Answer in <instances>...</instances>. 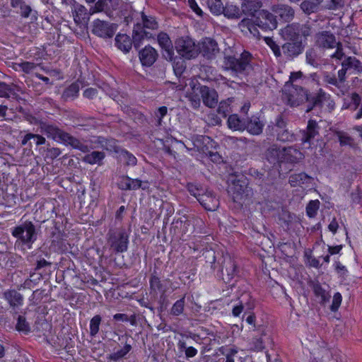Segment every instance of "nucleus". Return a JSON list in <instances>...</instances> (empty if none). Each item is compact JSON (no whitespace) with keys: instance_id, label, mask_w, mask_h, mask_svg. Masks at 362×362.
Masks as SVG:
<instances>
[{"instance_id":"obj_1","label":"nucleus","mask_w":362,"mask_h":362,"mask_svg":"<svg viewBox=\"0 0 362 362\" xmlns=\"http://www.w3.org/2000/svg\"><path fill=\"white\" fill-rule=\"evenodd\" d=\"M266 44L273 52L277 59L293 61L301 55L305 48V42L300 41H287L279 46L272 38L265 37Z\"/></svg>"},{"instance_id":"obj_2","label":"nucleus","mask_w":362,"mask_h":362,"mask_svg":"<svg viewBox=\"0 0 362 362\" xmlns=\"http://www.w3.org/2000/svg\"><path fill=\"white\" fill-rule=\"evenodd\" d=\"M230 49L224 52L223 68L231 71L233 75L247 74L252 70V54L244 51L238 58L231 55Z\"/></svg>"},{"instance_id":"obj_3","label":"nucleus","mask_w":362,"mask_h":362,"mask_svg":"<svg viewBox=\"0 0 362 362\" xmlns=\"http://www.w3.org/2000/svg\"><path fill=\"white\" fill-rule=\"evenodd\" d=\"M228 192L234 203L241 207L243 205L250 204L253 197V190L249 186V182L246 177L241 175L236 177L232 181Z\"/></svg>"},{"instance_id":"obj_4","label":"nucleus","mask_w":362,"mask_h":362,"mask_svg":"<svg viewBox=\"0 0 362 362\" xmlns=\"http://www.w3.org/2000/svg\"><path fill=\"white\" fill-rule=\"evenodd\" d=\"M36 226L31 221H25L11 229V235L16 238V243L31 249L37 239Z\"/></svg>"},{"instance_id":"obj_5","label":"nucleus","mask_w":362,"mask_h":362,"mask_svg":"<svg viewBox=\"0 0 362 362\" xmlns=\"http://www.w3.org/2000/svg\"><path fill=\"white\" fill-rule=\"evenodd\" d=\"M142 23H136L133 30L134 47L138 49L144 39H151L153 36L151 33L148 32L145 28L150 30H156L158 28V24L153 16H148L141 12Z\"/></svg>"},{"instance_id":"obj_6","label":"nucleus","mask_w":362,"mask_h":362,"mask_svg":"<svg viewBox=\"0 0 362 362\" xmlns=\"http://www.w3.org/2000/svg\"><path fill=\"white\" fill-rule=\"evenodd\" d=\"M283 99L291 107H297L309 100L308 90L300 84H285L283 89Z\"/></svg>"},{"instance_id":"obj_7","label":"nucleus","mask_w":362,"mask_h":362,"mask_svg":"<svg viewBox=\"0 0 362 362\" xmlns=\"http://www.w3.org/2000/svg\"><path fill=\"white\" fill-rule=\"evenodd\" d=\"M129 232L124 228L109 230L107 240L116 253H123L128 250Z\"/></svg>"},{"instance_id":"obj_8","label":"nucleus","mask_w":362,"mask_h":362,"mask_svg":"<svg viewBox=\"0 0 362 362\" xmlns=\"http://www.w3.org/2000/svg\"><path fill=\"white\" fill-rule=\"evenodd\" d=\"M177 52L186 59L196 58L200 53L199 45L189 36L178 37L175 42Z\"/></svg>"},{"instance_id":"obj_9","label":"nucleus","mask_w":362,"mask_h":362,"mask_svg":"<svg viewBox=\"0 0 362 362\" xmlns=\"http://www.w3.org/2000/svg\"><path fill=\"white\" fill-rule=\"evenodd\" d=\"M116 24L97 19L93 23L92 33L103 38H112L117 30Z\"/></svg>"},{"instance_id":"obj_10","label":"nucleus","mask_w":362,"mask_h":362,"mask_svg":"<svg viewBox=\"0 0 362 362\" xmlns=\"http://www.w3.org/2000/svg\"><path fill=\"white\" fill-rule=\"evenodd\" d=\"M255 23L265 30H273L276 28L278 24L276 15L265 10L259 12L255 19Z\"/></svg>"},{"instance_id":"obj_11","label":"nucleus","mask_w":362,"mask_h":362,"mask_svg":"<svg viewBox=\"0 0 362 362\" xmlns=\"http://www.w3.org/2000/svg\"><path fill=\"white\" fill-rule=\"evenodd\" d=\"M315 45L316 47L322 49H332L340 45L337 42L334 35L330 31H321L315 35Z\"/></svg>"},{"instance_id":"obj_12","label":"nucleus","mask_w":362,"mask_h":362,"mask_svg":"<svg viewBox=\"0 0 362 362\" xmlns=\"http://www.w3.org/2000/svg\"><path fill=\"white\" fill-rule=\"evenodd\" d=\"M221 272L223 280L226 284H230L238 273L236 262L229 255L223 257L221 263Z\"/></svg>"},{"instance_id":"obj_13","label":"nucleus","mask_w":362,"mask_h":362,"mask_svg":"<svg viewBox=\"0 0 362 362\" xmlns=\"http://www.w3.org/2000/svg\"><path fill=\"white\" fill-rule=\"evenodd\" d=\"M197 90L200 93L203 103L210 107H214L218 101V95L216 90L206 86L199 85Z\"/></svg>"},{"instance_id":"obj_14","label":"nucleus","mask_w":362,"mask_h":362,"mask_svg":"<svg viewBox=\"0 0 362 362\" xmlns=\"http://www.w3.org/2000/svg\"><path fill=\"white\" fill-rule=\"evenodd\" d=\"M272 11L284 23H288L293 21L295 16V10L293 8L286 4H274L272 7Z\"/></svg>"},{"instance_id":"obj_15","label":"nucleus","mask_w":362,"mask_h":362,"mask_svg":"<svg viewBox=\"0 0 362 362\" xmlns=\"http://www.w3.org/2000/svg\"><path fill=\"white\" fill-rule=\"evenodd\" d=\"M309 103L306 112L311 111L314 107H321L325 102H328L329 106L331 109L334 108V103L330 100L329 95L327 94L322 89H320L317 94L310 97L309 100H306Z\"/></svg>"},{"instance_id":"obj_16","label":"nucleus","mask_w":362,"mask_h":362,"mask_svg":"<svg viewBox=\"0 0 362 362\" xmlns=\"http://www.w3.org/2000/svg\"><path fill=\"white\" fill-rule=\"evenodd\" d=\"M57 141L61 142L66 146H70L73 148L79 150L83 153L88 151V147L87 145L84 144L79 139L71 136L64 130L61 132Z\"/></svg>"},{"instance_id":"obj_17","label":"nucleus","mask_w":362,"mask_h":362,"mask_svg":"<svg viewBox=\"0 0 362 362\" xmlns=\"http://www.w3.org/2000/svg\"><path fill=\"white\" fill-rule=\"evenodd\" d=\"M199 50L204 57L210 59L218 53L219 48L216 40L210 37H206L201 42Z\"/></svg>"},{"instance_id":"obj_18","label":"nucleus","mask_w":362,"mask_h":362,"mask_svg":"<svg viewBox=\"0 0 362 362\" xmlns=\"http://www.w3.org/2000/svg\"><path fill=\"white\" fill-rule=\"evenodd\" d=\"M157 40L163 50V55L167 60L172 61L174 57L173 47L172 41L168 35L165 33L161 32L157 36Z\"/></svg>"},{"instance_id":"obj_19","label":"nucleus","mask_w":362,"mask_h":362,"mask_svg":"<svg viewBox=\"0 0 362 362\" xmlns=\"http://www.w3.org/2000/svg\"><path fill=\"white\" fill-rule=\"evenodd\" d=\"M119 6V0H98L93 7V13L104 12L109 17H112L113 11Z\"/></svg>"},{"instance_id":"obj_20","label":"nucleus","mask_w":362,"mask_h":362,"mask_svg":"<svg viewBox=\"0 0 362 362\" xmlns=\"http://www.w3.org/2000/svg\"><path fill=\"white\" fill-rule=\"evenodd\" d=\"M158 57L157 51L151 46H146L141 49L139 52V57L143 66H152Z\"/></svg>"},{"instance_id":"obj_21","label":"nucleus","mask_w":362,"mask_h":362,"mask_svg":"<svg viewBox=\"0 0 362 362\" xmlns=\"http://www.w3.org/2000/svg\"><path fill=\"white\" fill-rule=\"evenodd\" d=\"M198 202L208 211H215L219 205V200L215 196L213 192L206 189L204 193L199 197Z\"/></svg>"},{"instance_id":"obj_22","label":"nucleus","mask_w":362,"mask_h":362,"mask_svg":"<svg viewBox=\"0 0 362 362\" xmlns=\"http://www.w3.org/2000/svg\"><path fill=\"white\" fill-rule=\"evenodd\" d=\"M190 221L185 216L173 221L172 223V233L178 238H182L188 232Z\"/></svg>"},{"instance_id":"obj_23","label":"nucleus","mask_w":362,"mask_h":362,"mask_svg":"<svg viewBox=\"0 0 362 362\" xmlns=\"http://www.w3.org/2000/svg\"><path fill=\"white\" fill-rule=\"evenodd\" d=\"M245 122V129L250 134L259 135L264 127V122L259 117L253 115Z\"/></svg>"},{"instance_id":"obj_24","label":"nucleus","mask_w":362,"mask_h":362,"mask_svg":"<svg viewBox=\"0 0 362 362\" xmlns=\"http://www.w3.org/2000/svg\"><path fill=\"white\" fill-rule=\"evenodd\" d=\"M319 126L316 121L310 119L308 122V126L305 130L301 132V141L303 143H310L319 134Z\"/></svg>"},{"instance_id":"obj_25","label":"nucleus","mask_w":362,"mask_h":362,"mask_svg":"<svg viewBox=\"0 0 362 362\" xmlns=\"http://www.w3.org/2000/svg\"><path fill=\"white\" fill-rule=\"evenodd\" d=\"M284 148L274 144L268 148L265 156L267 160L271 163H283L284 159Z\"/></svg>"},{"instance_id":"obj_26","label":"nucleus","mask_w":362,"mask_h":362,"mask_svg":"<svg viewBox=\"0 0 362 362\" xmlns=\"http://www.w3.org/2000/svg\"><path fill=\"white\" fill-rule=\"evenodd\" d=\"M149 284L151 291H153L155 293H157L158 291L161 294H163L165 293L168 289L170 280L165 279L161 281L160 278L155 274L154 272L151 276Z\"/></svg>"},{"instance_id":"obj_27","label":"nucleus","mask_w":362,"mask_h":362,"mask_svg":"<svg viewBox=\"0 0 362 362\" xmlns=\"http://www.w3.org/2000/svg\"><path fill=\"white\" fill-rule=\"evenodd\" d=\"M315 296L319 298V303L325 305L329 301L331 296L329 293L325 289L319 281H312L310 284Z\"/></svg>"},{"instance_id":"obj_28","label":"nucleus","mask_w":362,"mask_h":362,"mask_svg":"<svg viewBox=\"0 0 362 362\" xmlns=\"http://www.w3.org/2000/svg\"><path fill=\"white\" fill-rule=\"evenodd\" d=\"M74 21L76 23H87L90 20V16L93 14V8L89 11L86 8L81 4L74 5Z\"/></svg>"},{"instance_id":"obj_29","label":"nucleus","mask_w":362,"mask_h":362,"mask_svg":"<svg viewBox=\"0 0 362 362\" xmlns=\"http://www.w3.org/2000/svg\"><path fill=\"white\" fill-rule=\"evenodd\" d=\"M305 62L313 68L318 69L322 64V59L314 47H309L305 51Z\"/></svg>"},{"instance_id":"obj_30","label":"nucleus","mask_w":362,"mask_h":362,"mask_svg":"<svg viewBox=\"0 0 362 362\" xmlns=\"http://www.w3.org/2000/svg\"><path fill=\"white\" fill-rule=\"evenodd\" d=\"M3 296L12 308L19 307L23 305V295L14 289L6 291L4 292Z\"/></svg>"},{"instance_id":"obj_31","label":"nucleus","mask_w":362,"mask_h":362,"mask_svg":"<svg viewBox=\"0 0 362 362\" xmlns=\"http://www.w3.org/2000/svg\"><path fill=\"white\" fill-rule=\"evenodd\" d=\"M134 44V38L132 39L126 34H118L115 37L116 47L124 53H128Z\"/></svg>"},{"instance_id":"obj_32","label":"nucleus","mask_w":362,"mask_h":362,"mask_svg":"<svg viewBox=\"0 0 362 362\" xmlns=\"http://www.w3.org/2000/svg\"><path fill=\"white\" fill-rule=\"evenodd\" d=\"M284 162L296 163L304 158L303 153L292 146L284 148Z\"/></svg>"},{"instance_id":"obj_33","label":"nucleus","mask_w":362,"mask_h":362,"mask_svg":"<svg viewBox=\"0 0 362 362\" xmlns=\"http://www.w3.org/2000/svg\"><path fill=\"white\" fill-rule=\"evenodd\" d=\"M40 128L41 132L47 135V137L57 141L59 134L62 129H59L57 126L45 122H40Z\"/></svg>"},{"instance_id":"obj_34","label":"nucleus","mask_w":362,"mask_h":362,"mask_svg":"<svg viewBox=\"0 0 362 362\" xmlns=\"http://www.w3.org/2000/svg\"><path fill=\"white\" fill-rule=\"evenodd\" d=\"M313 178L305 173L292 174L289 176L288 182L291 187H301L303 185L310 184Z\"/></svg>"},{"instance_id":"obj_35","label":"nucleus","mask_w":362,"mask_h":362,"mask_svg":"<svg viewBox=\"0 0 362 362\" xmlns=\"http://www.w3.org/2000/svg\"><path fill=\"white\" fill-rule=\"evenodd\" d=\"M97 143L100 147L106 151L119 153L120 147L117 144V140L112 138L107 139L103 136H99Z\"/></svg>"},{"instance_id":"obj_36","label":"nucleus","mask_w":362,"mask_h":362,"mask_svg":"<svg viewBox=\"0 0 362 362\" xmlns=\"http://www.w3.org/2000/svg\"><path fill=\"white\" fill-rule=\"evenodd\" d=\"M323 0H303L300 7L304 13L310 15L317 12Z\"/></svg>"},{"instance_id":"obj_37","label":"nucleus","mask_w":362,"mask_h":362,"mask_svg":"<svg viewBox=\"0 0 362 362\" xmlns=\"http://www.w3.org/2000/svg\"><path fill=\"white\" fill-rule=\"evenodd\" d=\"M282 33L285 39L288 41H300L299 33L298 30V23H293L287 25L283 30Z\"/></svg>"},{"instance_id":"obj_38","label":"nucleus","mask_w":362,"mask_h":362,"mask_svg":"<svg viewBox=\"0 0 362 362\" xmlns=\"http://www.w3.org/2000/svg\"><path fill=\"white\" fill-rule=\"evenodd\" d=\"M228 127L235 131H243L245 129V122L240 119L238 115L234 114L228 117Z\"/></svg>"},{"instance_id":"obj_39","label":"nucleus","mask_w":362,"mask_h":362,"mask_svg":"<svg viewBox=\"0 0 362 362\" xmlns=\"http://www.w3.org/2000/svg\"><path fill=\"white\" fill-rule=\"evenodd\" d=\"M341 66L346 67L349 71L353 70L357 73L362 71V64L356 57H347L343 61Z\"/></svg>"},{"instance_id":"obj_40","label":"nucleus","mask_w":362,"mask_h":362,"mask_svg":"<svg viewBox=\"0 0 362 362\" xmlns=\"http://www.w3.org/2000/svg\"><path fill=\"white\" fill-rule=\"evenodd\" d=\"M79 85L76 83H71L69 86H68L64 90L62 98L64 101H68L69 100H74L76 98L79 92Z\"/></svg>"},{"instance_id":"obj_41","label":"nucleus","mask_w":362,"mask_h":362,"mask_svg":"<svg viewBox=\"0 0 362 362\" xmlns=\"http://www.w3.org/2000/svg\"><path fill=\"white\" fill-rule=\"evenodd\" d=\"M222 14L228 18L238 19L241 16V11L237 6L227 4L223 6Z\"/></svg>"},{"instance_id":"obj_42","label":"nucleus","mask_w":362,"mask_h":362,"mask_svg":"<svg viewBox=\"0 0 362 362\" xmlns=\"http://www.w3.org/2000/svg\"><path fill=\"white\" fill-rule=\"evenodd\" d=\"M121 16L124 18V22L126 25H129L132 23L134 18L139 15V13L134 11L132 6L129 4H125L122 6V9L120 11Z\"/></svg>"},{"instance_id":"obj_43","label":"nucleus","mask_w":362,"mask_h":362,"mask_svg":"<svg viewBox=\"0 0 362 362\" xmlns=\"http://www.w3.org/2000/svg\"><path fill=\"white\" fill-rule=\"evenodd\" d=\"M132 345L126 342L122 349L108 355L107 358L110 361H118L123 358L132 350Z\"/></svg>"},{"instance_id":"obj_44","label":"nucleus","mask_w":362,"mask_h":362,"mask_svg":"<svg viewBox=\"0 0 362 362\" xmlns=\"http://www.w3.org/2000/svg\"><path fill=\"white\" fill-rule=\"evenodd\" d=\"M104 158L105 153L103 152L93 151L83 157V161L91 165L96 163L100 165V162L104 159Z\"/></svg>"},{"instance_id":"obj_45","label":"nucleus","mask_w":362,"mask_h":362,"mask_svg":"<svg viewBox=\"0 0 362 362\" xmlns=\"http://www.w3.org/2000/svg\"><path fill=\"white\" fill-rule=\"evenodd\" d=\"M239 303L244 310L250 311L254 309L255 306V300L252 298L250 293H244L239 298Z\"/></svg>"},{"instance_id":"obj_46","label":"nucleus","mask_w":362,"mask_h":362,"mask_svg":"<svg viewBox=\"0 0 362 362\" xmlns=\"http://www.w3.org/2000/svg\"><path fill=\"white\" fill-rule=\"evenodd\" d=\"M185 304V296L175 301L170 310V315L177 317L183 313Z\"/></svg>"},{"instance_id":"obj_47","label":"nucleus","mask_w":362,"mask_h":362,"mask_svg":"<svg viewBox=\"0 0 362 362\" xmlns=\"http://www.w3.org/2000/svg\"><path fill=\"white\" fill-rule=\"evenodd\" d=\"M206 4L213 14L216 16L222 14L223 4L221 0H206Z\"/></svg>"},{"instance_id":"obj_48","label":"nucleus","mask_w":362,"mask_h":362,"mask_svg":"<svg viewBox=\"0 0 362 362\" xmlns=\"http://www.w3.org/2000/svg\"><path fill=\"white\" fill-rule=\"evenodd\" d=\"M186 187L189 194L194 197L197 201L199 200L202 194H203L206 190V189H204L200 185L192 182L187 183Z\"/></svg>"},{"instance_id":"obj_49","label":"nucleus","mask_w":362,"mask_h":362,"mask_svg":"<svg viewBox=\"0 0 362 362\" xmlns=\"http://www.w3.org/2000/svg\"><path fill=\"white\" fill-rule=\"evenodd\" d=\"M117 153L119 155L120 158L124 160L127 165L134 166L136 165V158L127 150L120 148L119 153Z\"/></svg>"},{"instance_id":"obj_50","label":"nucleus","mask_w":362,"mask_h":362,"mask_svg":"<svg viewBox=\"0 0 362 362\" xmlns=\"http://www.w3.org/2000/svg\"><path fill=\"white\" fill-rule=\"evenodd\" d=\"M286 125V122L284 120L282 116L279 115L275 120V124L273 125H268L267 131H269L270 135H274V132L285 129Z\"/></svg>"},{"instance_id":"obj_51","label":"nucleus","mask_w":362,"mask_h":362,"mask_svg":"<svg viewBox=\"0 0 362 362\" xmlns=\"http://www.w3.org/2000/svg\"><path fill=\"white\" fill-rule=\"evenodd\" d=\"M129 190H136L139 189H141L143 190H146L149 188V182L146 181H142L139 179H132L129 177Z\"/></svg>"},{"instance_id":"obj_52","label":"nucleus","mask_w":362,"mask_h":362,"mask_svg":"<svg viewBox=\"0 0 362 362\" xmlns=\"http://www.w3.org/2000/svg\"><path fill=\"white\" fill-rule=\"evenodd\" d=\"M16 328L18 332H23L25 334H27L30 332L29 323L27 322L25 317L22 315H18Z\"/></svg>"},{"instance_id":"obj_53","label":"nucleus","mask_w":362,"mask_h":362,"mask_svg":"<svg viewBox=\"0 0 362 362\" xmlns=\"http://www.w3.org/2000/svg\"><path fill=\"white\" fill-rule=\"evenodd\" d=\"M102 317L99 315H95L90 321V334L95 337L99 332Z\"/></svg>"},{"instance_id":"obj_54","label":"nucleus","mask_w":362,"mask_h":362,"mask_svg":"<svg viewBox=\"0 0 362 362\" xmlns=\"http://www.w3.org/2000/svg\"><path fill=\"white\" fill-rule=\"evenodd\" d=\"M320 201L317 199L311 200L306 206V214L308 217L314 218L320 208Z\"/></svg>"},{"instance_id":"obj_55","label":"nucleus","mask_w":362,"mask_h":362,"mask_svg":"<svg viewBox=\"0 0 362 362\" xmlns=\"http://www.w3.org/2000/svg\"><path fill=\"white\" fill-rule=\"evenodd\" d=\"M197 87L195 85L192 87V92L188 93L187 94V98L190 101L191 105L192 107L197 109L200 106L201 104V98L198 93H196Z\"/></svg>"},{"instance_id":"obj_56","label":"nucleus","mask_w":362,"mask_h":362,"mask_svg":"<svg viewBox=\"0 0 362 362\" xmlns=\"http://www.w3.org/2000/svg\"><path fill=\"white\" fill-rule=\"evenodd\" d=\"M276 133V139L281 141H292L293 140V134H291L288 129H284L275 132Z\"/></svg>"},{"instance_id":"obj_57","label":"nucleus","mask_w":362,"mask_h":362,"mask_svg":"<svg viewBox=\"0 0 362 362\" xmlns=\"http://www.w3.org/2000/svg\"><path fill=\"white\" fill-rule=\"evenodd\" d=\"M298 30L299 37L302 36L305 39L310 36L312 34V27L309 23L300 24L298 23Z\"/></svg>"},{"instance_id":"obj_58","label":"nucleus","mask_w":362,"mask_h":362,"mask_svg":"<svg viewBox=\"0 0 362 362\" xmlns=\"http://www.w3.org/2000/svg\"><path fill=\"white\" fill-rule=\"evenodd\" d=\"M16 66L24 73L30 74L40 65L30 62H23L16 64Z\"/></svg>"},{"instance_id":"obj_59","label":"nucleus","mask_w":362,"mask_h":362,"mask_svg":"<svg viewBox=\"0 0 362 362\" xmlns=\"http://www.w3.org/2000/svg\"><path fill=\"white\" fill-rule=\"evenodd\" d=\"M323 81L327 84L332 85L339 89H341L338 80L334 74H331L328 72L323 73Z\"/></svg>"},{"instance_id":"obj_60","label":"nucleus","mask_w":362,"mask_h":362,"mask_svg":"<svg viewBox=\"0 0 362 362\" xmlns=\"http://www.w3.org/2000/svg\"><path fill=\"white\" fill-rule=\"evenodd\" d=\"M337 135L341 145H352L354 139L349 136L347 133L344 132H337Z\"/></svg>"},{"instance_id":"obj_61","label":"nucleus","mask_w":362,"mask_h":362,"mask_svg":"<svg viewBox=\"0 0 362 362\" xmlns=\"http://www.w3.org/2000/svg\"><path fill=\"white\" fill-rule=\"evenodd\" d=\"M173 71L175 74L177 76H181L184 71L185 70V66L184 65V62L179 59L177 61H174L173 64Z\"/></svg>"},{"instance_id":"obj_62","label":"nucleus","mask_w":362,"mask_h":362,"mask_svg":"<svg viewBox=\"0 0 362 362\" xmlns=\"http://www.w3.org/2000/svg\"><path fill=\"white\" fill-rule=\"evenodd\" d=\"M218 113L223 117H226L227 115L230 112V107L228 102L221 101L217 109Z\"/></svg>"},{"instance_id":"obj_63","label":"nucleus","mask_w":362,"mask_h":362,"mask_svg":"<svg viewBox=\"0 0 362 362\" xmlns=\"http://www.w3.org/2000/svg\"><path fill=\"white\" fill-rule=\"evenodd\" d=\"M20 8V15L23 18H28L32 13V8L30 6L27 5L24 1H21L18 7Z\"/></svg>"},{"instance_id":"obj_64","label":"nucleus","mask_w":362,"mask_h":362,"mask_svg":"<svg viewBox=\"0 0 362 362\" xmlns=\"http://www.w3.org/2000/svg\"><path fill=\"white\" fill-rule=\"evenodd\" d=\"M264 348V343L261 338L254 337L250 342V349L255 351H262Z\"/></svg>"}]
</instances>
